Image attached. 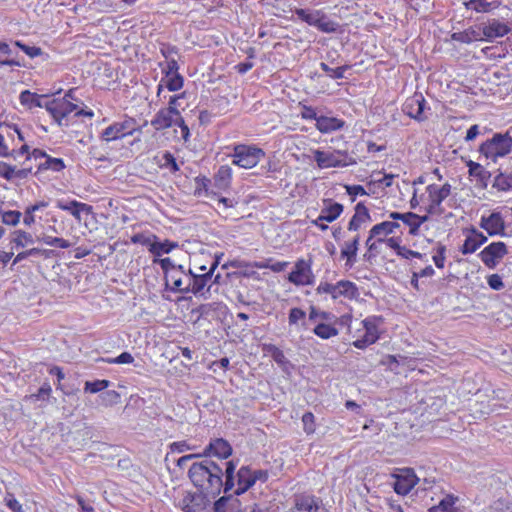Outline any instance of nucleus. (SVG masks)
I'll return each mask as SVG.
<instances>
[{
	"instance_id": "nucleus-1",
	"label": "nucleus",
	"mask_w": 512,
	"mask_h": 512,
	"mask_svg": "<svg viewBox=\"0 0 512 512\" xmlns=\"http://www.w3.org/2000/svg\"><path fill=\"white\" fill-rule=\"evenodd\" d=\"M188 477L195 487L212 498L221 493L223 468L216 461L205 458L199 462H194L188 470Z\"/></svg>"
},
{
	"instance_id": "nucleus-2",
	"label": "nucleus",
	"mask_w": 512,
	"mask_h": 512,
	"mask_svg": "<svg viewBox=\"0 0 512 512\" xmlns=\"http://www.w3.org/2000/svg\"><path fill=\"white\" fill-rule=\"evenodd\" d=\"M478 151L487 159L496 162L498 158L505 157L512 151V136L509 132L495 133L479 146Z\"/></svg>"
},
{
	"instance_id": "nucleus-3",
	"label": "nucleus",
	"mask_w": 512,
	"mask_h": 512,
	"mask_svg": "<svg viewBox=\"0 0 512 512\" xmlns=\"http://www.w3.org/2000/svg\"><path fill=\"white\" fill-rule=\"evenodd\" d=\"M232 163L239 167L250 169L255 167L262 158L265 157V152L253 145H236L233 149Z\"/></svg>"
},
{
	"instance_id": "nucleus-4",
	"label": "nucleus",
	"mask_w": 512,
	"mask_h": 512,
	"mask_svg": "<svg viewBox=\"0 0 512 512\" xmlns=\"http://www.w3.org/2000/svg\"><path fill=\"white\" fill-rule=\"evenodd\" d=\"M314 160L319 168L346 167L356 164V161L349 157L346 151L340 150L334 152L315 150Z\"/></svg>"
},
{
	"instance_id": "nucleus-5",
	"label": "nucleus",
	"mask_w": 512,
	"mask_h": 512,
	"mask_svg": "<svg viewBox=\"0 0 512 512\" xmlns=\"http://www.w3.org/2000/svg\"><path fill=\"white\" fill-rule=\"evenodd\" d=\"M384 322L382 316H370L362 321L365 334L353 342V346L358 349H364L375 343L379 338L378 327Z\"/></svg>"
},
{
	"instance_id": "nucleus-6",
	"label": "nucleus",
	"mask_w": 512,
	"mask_h": 512,
	"mask_svg": "<svg viewBox=\"0 0 512 512\" xmlns=\"http://www.w3.org/2000/svg\"><path fill=\"white\" fill-rule=\"evenodd\" d=\"M314 274L311 269V260L299 259L294 269L288 275V281L296 286L311 285L314 283Z\"/></svg>"
},
{
	"instance_id": "nucleus-7",
	"label": "nucleus",
	"mask_w": 512,
	"mask_h": 512,
	"mask_svg": "<svg viewBox=\"0 0 512 512\" xmlns=\"http://www.w3.org/2000/svg\"><path fill=\"white\" fill-rule=\"evenodd\" d=\"M508 253L504 242H492L486 246L479 254L481 261L489 269H494L502 258Z\"/></svg>"
},
{
	"instance_id": "nucleus-8",
	"label": "nucleus",
	"mask_w": 512,
	"mask_h": 512,
	"mask_svg": "<svg viewBox=\"0 0 512 512\" xmlns=\"http://www.w3.org/2000/svg\"><path fill=\"white\" fill-rule=\"evenodd\" d=\"M427 192L430 199V204L426 208L427 213L441 215L444 211L441 204L450 195L451 185L445 183L442 187L438 188L436 185L431 184L427 187Z\"/></svg>"
},
{
	"instance_id": "nucleus-9",
	"label": "nucleus",
	"mask_w": 512,
	"mask_h": 512,
	"mask_svg": "<svg viewBox=\"0 0 512 512\" xmlns=\"http://www.w3.org/2000/svg\"><path fill=\"white\" fill-rule=\"evenodd\" d=\"M396 479L393 488L399 495H407L416 486L419 479L412 468H404L397 474H393Z\"/></svg>"
},
{
	"instance_id": "nucleus-10",
	"label": "nucleus",
	"mask_w": 512,
	"mask_h": 512,
	"mask_svg": "<svg viewBox=\"0 0 512 512\" xmlns=\"http://www.w3.org/2000/svg\"><path fill=\"white\" fill-rule=\"evenodd\" d=\"M426 100L422 93L415 92L411 97L407 98L402 106L404 114L417 121H423L427 117L424 115Z\"/></svg>"
},
{
	"instance_id": "nucleus-11",
	"label": "nucleus",
	"mask_w": 512,
	"mask_h": 512,
	"mask_svg": "<svg viewBox=\"0 0 512 512\" xmlns=\"http://www.w3.org/2000/svg\"><path fill=\"white\" fill-rule=\"evenodd\" d=\"M207 496L208 495L201 490L196 493L187 492L180 500L179 507L185 512H202L208 502Z\"/></svg>"
},
{
	"instance_id": "nucleus-12",
	"label": "nucleus",
	"mask_w": 512,
	"mask_h": 512,
	"mask_svg": "<svg viewBox=\"0 0 512 512\" xmlns=\"http://www.w3.org/2000/svg\"><path fill=\"white\" fill-rule=\"evenodd\" d=\"M479 225L489 236L505 235V221L498 211L492 212L489 216H482Z\"/></svg>"
},
{
	"instance_id": "nucleus-13",
	"label": "nucleus",
	"mask_w": 512,
	"mask_h": 512,
	"mask_svg": "<svg viewBox=\"0 0 512 512\" xmlns=\"http://www.w3.org/2000/svg\"><path fill=\"white\" fill-rule=\"evenodd\" d=\"M482 39L492 41L495 38L503 37L511 32V28L497 19H489L480 24Z\"/></svg>"
},
{
	"instance_id": "nucleus-14",
	"label": "nucleus",
	"mask_w": 512,
	"mask_h": 512,
	"mask_svg": "<svg viewBox=\"0 0 512 512\" xmlns=\"http://www.w3.org/2000/svg\"><path fill=\"white\" fill-rule=\"evenodd\" d=\"M232 447L230 443L223 438L211 439L209 444L204 448L205 458L217 457L220 460L227 459L232 455Z\"/></svg>"
},
{
	"instance_id": "nucleus-15",
	"label": "nucleus",
	"mask_w": 512,
	"mask_h": 512,
	"mask_svg": "<svg viewBox=\"0 0 512 512\" xmlns=\"http://www.w3.org/2000/svg\"><path fill=\"white\" fill-rule=\"evenodd\" d=\"M134 128L130 120L116 122L107 127L101 133V139L106 142L121 139L127 135H131Z\"/></svg>"
},
{
	"instance_id": "nucleus-16",
	"label": "nucleus",
	"mask_w": 512,
	"mask_h": 512,
	"mask_svg": "<svg viewBox=\"0 0 512 512\" xmlns=\"http://www.w3.org/2000/svg\"><path fill=\"white\" fill-rule=\"evenodd\" d=\"M56 207L69 212L77 222L82 221L81 214H92L93 213V207L89 204L79 202L77 200H62L59 199L56 201Z\"/></svg>"
},
{
	"instance_id": "nucleus-17",
	"label": "nucleus",
	"mask_w": 512,
	"mask_h": 512,
	"mask_svg": "<svg viewBox=\"0 0 512 512\" xmlns=\"http://www.w3.org/2000/svg\"><path fill=\"white\" fill-rule=\"evenodd\" d=\"M218 263V260H215L207 272L201 273L199 275H193V278L190 279L189 284L184 288L185 293L192 292L195 295L200 293L207 285V282L211 279L214 270L218 266Z\"/></svg>"
},
{
	"instance_id": "nucleus-18",
	"label": "nucleus",
	"mask_w": 512,
	"mask_h": 512,
	"mask_svg": "<svg viewBox=\"0 0 512 512\" xmlns=\"http://www.w3.org/2000/svg\"><path fill=\"white\" fill-rule=\"evenodd\" d=\"M179 116L174 115L172 107H166L160 109L151 120V125L156 130L168 129L176 125V118Z\"/></svg>"
},
{
	"instance_id": "nucleus-19",
	"label": "nucleus",
	"mask_w": 512,
	"mask_h": 512,
	"mask_svg": "<svg viewBox=\"0 0 512 512\" xmlns=\"http://www.w3.org/2000/svg\"><path fill=\"white\" fill-rule=\"evenodd\" d=\"M371 220L369 210L363 202H359L355 206V213L350 219L347 228L349 231H357L363 224L370 222Z\"/></svg>"
},
{
	"instance_id": "nucleus-20",
	"label": "nucleus",
	"mask_w": 512,
	"mask_h": 512,
	"mask_svg": "<svg viewBox=\"0 0 512 512\" xmlns=\"http://www.w3.org/2000/svg\"><path fill=\"white\" fill-rule=\"evenodd\" d=\"M255 484L253 478V470L249 466H242L237 472V489L236 495H241L248 491Z\"/></svg>"
},
{
	"instance_id": "nucleus-21",
	"label": "nucleus",
	"mask_w": 512,
	"mask_h": 512,
	"mask_svg": "<svg viewBox=\"0 0 512 512\" xmlns=\"http://www.w3.org/2000/svg\"><path fill=\"white\" fill-rule=\"evenodd\" d=\"M315 126L319 132L327 134L341 130L345 126V121L336 117L321 115L319 119H316Z\"/></svg>"
},
{
	"instance_id": "nucleus-22",
	"label": "nucleus",
	"mask_w": 512,
	"mask_h": 512,
	"mask_svg": "<svg viewBox=\"0 0 512 512\" xmlns=\"http://www.w3.org/2000/svg\"><path fill=\"white\" fill-rule=\"evenodd\" d=\"M400 229V224L395 220L383 221L374 225L371 231V237H378V242L384 241L387 235L394 234Z\"/></svg>"
},
{
	"instance_id": "nucleus-23",
	"label": "nucleus",
	"mask_w": 512,
	"mask_h": 512,
	"mask_svg": "<svg viewBox=\"0 0 512 512\" xmlns=\"http://www.w3.org/2000/svg\"><path fill=\"white\" fill-rule=\"evenodd\" d=\"M324 203L328 205L321 209L319 220L331 223L342 214L344 206L338 202H332L331 199L324 200Z\"/></svg>"
},
{
	"instance_id": "nucleus-24",
	"label": "nucleus",
	"mask_w": 512,
	"mask_h": 512,
	"mask_svg": "<svg viewBox=\"0 0 512 512\" xmlns=\"http://www.w3.org/2000/svg\"><path fill=\"white\" fill-rule=\"evenodd\" d=\"M467 166L469 168V176L475 178L481 188H486L488 185V180L491 177L490 172L487 171L481 164L472 160L467 162Z\"/></svg>"
},
{
	"instance_id": "nucleus-25",
	"label": "nucleus",
	"mask_w": 512,
	"mask_h": 512,
	"mask_svg": "<svg viewBox=\"0 0 512 512\" xmlns=\"http://www.w3.org/2000/svg\"><path fill=\"white\" fill-rule=\"evenodd\" d=\"M453 41L469 44L473 41H480L482 39L481 27L478 26L469 27L468 29L460 32H454L451 35Z\"/></svg>"
},
{
	"instance_id": "nucleus-26",
	"label": "nucleus",
	"mask_w": 512,
	"mask_h": 512,
	"mask_svg": "<svg viewBox=\"0 0 512 512\" xmlns=\"http://www.w3.org/2000/svg\"><path fill=\"white\" fill-rule=\"evenodd\" d=\"M19 100L22 105L32 107L45 108V102L48 99V95H39L29 90H24L20 93Z\"/></svg>"
},
{
	"instance_id": "nucleus-27",
	"label": "nucleus",
	"mask_w": 512,
	"mask_h": 512,
	"mask_svg": "<svg viewBox=\"0 0 512 512\" xmlns=\"http://www.w3.org/2000/svg\"><path fill=\"white\" fill-rule=\"evenodd\" d=\"M389 218L392 220H395L396 222L401 221L404 225L409 227V234L412 236L418 235L417 233V226H416V213L414 212H406V213H400V212H390Z\"/></svg>"
},
{
	"instance_id": "nucleus-28",
	"label": "nucleus",
	"mask_w": 512,
	"mask_h": 512,
	"mask_svg": "<svg viewBox=\"0 0 512 512\" xmlns=\"http://www.w3.org/2000/svg\"><path fill=\"white\" fill-rule=\"evenodd\" d=\"M184 85V78L181 74L163 77L157 87V95L159 96L166 87L169 91L175 92L180 90Z\"/></svg>"
},
{
	"instance_id": "nucleus-29",
	"label": "nucleus",
	"mask_w": 512,
	"mask_h": 512,
	"mask_svg": "<svg viewBox=\"0 0 512 512\" xmlns=\"http://www.w3.org/2000/svg\"><path fill=\"white\" fill-rule=\"evenodd\" d=\"M183 267L181 265L178 266V270L172 271L171 273H166L165 275V287L174 292H182L185 293L184 288L182 287V279L181 274H183Z\"/></svg>"
},
{
	"instance_id": "nucleus-30",
	"label": "nucleus",
	"mask_w": 512,
	"mask_h": 512,
	"mask_svg": "<svg viewBox=\"0 0 512 512\" xmlns=\"http://www.w3.org/2000/svg\"><path fill=\"white\" fill-rule=\"evenodd\" d=\"M45 109L52 116L53 120L57 123L58 126H67V123H64L60 98L46 100Z\"/></svg>"
},
{
	"instance_id": "nucleus-31",
	"label": "nucleus",
	"mask_w": 512,
	"mask_h": 512,
	"mask_svg": "<svg viewBox=\"0 0 512 512\" xmlns=\"http://www.w3.org/2000/svg\"><path fill=\"white\" fill-rule=\"evenodd\" d=\"M315 27L323 33L341 32V25L338 22L331 20L322 10L318 16Z\"/></svg>"
},
{
	"instance_id": "nucleus-32",
	"label": "nucleus",
	"mask_w": 512,
	"mask_h": 512,
	"mask_svg": "<svg viewBox=\"0 0 512 512\" xmlns=\"http://www.w3.org/2000/svg\"><path fill=\"white\" fill-rule=\"evenodd\" d=\"M177 247V242H173L170 240L159 241V239L157 238V240H153V243L150 245V253L153 254L155 258H158L163 254L170 253L173 249Z\"/></svg>"
},
{
	"instance_id": "nucleus-33",
	"label": "nucleus",
	"mask_w": 512,
	"mask_h": 512,
	"mask_svg": "<svg viewBox=\"0 0 512 512\" xmlns=\"http://www.w3.org/2000/svg\"><path fill=\"white\" fill-rule=\"evenodd\" d=\"M231 178L232 169L228 165H222L214 176V184L218 189H226L230 186Z\"/></svg>"
},
{
	"instance_id": "nucleus-34",
	"label": "nucleus",
	"mask_w": 512,
	"mask_h": 512,
	"mask_svg": "<svg viewBox=\"0 0 512 512\" xmlns=\"http://www.w3.org/2000/svg\"><path fill=\"white\" fill-rule=\"evenodd\" d=\"M465 6L468 10L485 13L497 8L499 6V2L495 0H469L465 3Z\"/></svg>"
},
{
	"instance_id": "nucleus-35",
	"label": "nucleus",
	"mask_w": 512,
	"mask_h": 512,
	"mask_svg": "<svg viewBox=\"0 0 512 512\" xmlns=\"http://www.w3.org/2000/svg\"><path fill=\"white\" fill-rule=\"evenodd\" d=\"M337 288V298L340 296H344L348 299H354L358 296V288L351 281L341 280L337 282Z\"/></svg>"
},
{
	"instance_id": "nucleus-36",
	"label": "nucleus",
	"mask_w": 512,
	"mask_h": 512,
	"mask_svg": "<svg viewBox=\"0 0 512 512\" xmlns=\"http://www.w3.org/2000/svg\"><path fill=\"white\" fill-rule=\"evenodd\" d=\"M320 12L321 10H309L303 8L295 9V15L298 17V19L314 27L317 23Z\"/></svg>"
},
{
	"instance_id": "nucleus-37",
	"label": "nucleus",
	"mask_w": 512,
	"mask_h": 512,
	"mask_svg": "<svg viewBox=\"0 0 512 512\" xmlns=\"http://www.w3.org/2000/svg\"><path fill=\"white\" fill-rule=\"evenodd\" d=\"M314 496L302 495L295 498L292 512H312Z\"/></svg>"
},
{
	"instance_id": "nucleus-38",
	"label": "nucleus",
	"mask_w": 512,
	"mask_h": 512,
	"mask_svg": "<svg viewBox=\"0 0 512 512\" xmlns=\"http://www.w3.org/2000/svg\"><path fill=\"white\" fill-rule=\"evenodd\" d=\"M49 205L47 201H38L33 205L28 206L24 212L23 222L27 226H31L35 223L34 211L46 208Z\"/></svg>"
},
{
	"instance_id": "nucleus-39",
	"label": "nucleus",
	"mask_w": 512,
	"mask_h": 512,
	"mask_svg": "<svg viewBox=\"0 0 512 512\" xmlns=\"http://www.w3.org/2000/svg\"><path fill=\"white\" fill-rule=\"evenodd\" d=\"M65 167L63 159L47 156L45 162L39 165L38 170H52L54 172H60L64 170Z\"/></svg>"
},
{
	"instance_id": "nucleus-40",
	"label": "nucleus",
	"mask_w": 512,
	"mask_h": 512,
	"mask_svg": "<svg viewBox=\"0 0 512 512\" xmlns=\"http://www.w3.org/2000/svg\"><path fill=\"white\" fill-rule=\"evenodd\" d=\"M14 237L11 240V243L15 245L16 248H23L27 244H33L34 239L32 235L23 230H16L13 232Z\"/></svg>"
},
{
	"instance_id": "nucleus-41",
	"label": "nucleus",
	"mask_w": 512,
	"mask_h": 512,
	"mask_svg": "<svg viewBox=\"0 0 512 512\" xmlns=\"http://www.w3.org/2000/svg\"><path fill=\"white\" fill-rule=\"evenodd\" d=\"M313 332L322 339H329L338 335V330L334 326L325 323H318Z\"/></svg>"
},
{
	"instance_id": "nucleus-42",
	"label": "nucleus",
	"mask_w": 512,
	"mask_h": 512,
	"mask_svg": "<svg viewBox=\"0 0 512 512\" xmlns=\"http://www.w3.org/2000/svg\"><path fill=\"white\" fill-rule=\"evenodd\" d=\"M493 187L499 191H508L512 189V176L509 172L499 173L494 179Z\"/></svg>"
},
{
	"instance_id": "nucleus-43",
	"label": "nucleus",
	"mask_w": 512,
	"mask_h": 512,
	"mask_svg": "<svg viewBox=\"0 0 512 512\" xmlns=\"http://www.w3.org/2000/svg\"><path fill=\"white\" fill-rule=\"evenodd\" d=\"M111 382L106 379H97L94 381H86L84 385V391L89 393H98L110 386Z\"/></svg>"
},
{
	"instance_id": "nucleus-44",
	"label": "nucleus",
	"mask_w": 512,
	"mask_h": 512,
	"mask_svg": "<svg viewBox=\"0 0 512 512\" xmlns=\"http://www.w3.org/2000/svg\"><path fill=\"white\" fill-rule=\"evenodd\" d=\"M320 68L328 74L329 77L332 79H342L344 78V73L351 68L350 65H343L340 67H337L335 69L329 67L328 64L325 62L320 63Z\"/></svg>"
},
{
	"instance_id": "nucleus-45",
	"label": "nucleus",
	"mask_w": 512,
	"mask_h": 512,
	"mask_svg": "<svg viewBox=\"0 0 512 512\" xmlns=\"http://www.w3.org/2000/svg\"><path fill=\"white\" fill-rule=\"evenodd\" d=\"M101 405L110 407L120 402V394L115 390H107L102 392L99 396Z\"/></svg>"
},
{
	"instance_id": "nucleus-46",
	"label": "nucleus",
	"mask_w": 512,
	"mask_h": 512,
	"mask_svg": "<svg viewBox=\"0 0 512 512\" xmlns=\"http://www.w3.org/2000/svg\"><path fill=\"white\" fill-rule=\"evenodd\" d=\"M357 252L358 250L349 245V243L345 242L344 247L341 250V257L346 259V267L352 268V266L355 264Z\"/></svg>"
},
{
	"instance_id": "nucleus-47",
	"label": "nucleus",
	"mask_w": 512,
	"mask_h": 512,
	"mask_svg": "<svg viewBox=\"0 0 512 512\" xmlns=\"http://www.w3.org/2000/svg\"><path fill=\"white\" fill-rule=\"evenodd\" d=\"M480 248V245L473 238L470 233H467L463 245L459 248V251L463 255H468L476 252Z\"/></svg>"
},
{
	"instance_id": "nucleus-48",
	"label": "nucleus",
	"mask_w": 512,
	"mask_h": 512,
	"mask_svg": "<svg viewBox=\"0 0 512 512\" xmlns=\"http://www.w3.org/2000/svg\"><path fill=\"white\" fill-rule=\"evenodd\" d=\"M39 240L43 241L46 245L59 247L62 249H67L71 247V243L64 238L43 235L41 238H39Z\"/></svg>"
},
{
	"instance_id": "nucleus-49",
	"label": "nucleus",
	"mask_w": 512,
	"mask_h": 512,
	"mask_svg": "<svg viewBox=\"0 0 512 512\" xmlns=\"http://www.w3.org/2000/svg\"><path fill=\"white\" fill-rule=\"evenodd\" d=\"M153 240H157V236L155 234L136 233L131 237L132 243L146 246L149 251Z\"/></svg>"
},
{
	"instance_id": "nucleus-50",
	"label": "nucleus",
	"mask_w": 512,
	"mask_h": 512,
	"mask_svg": "<svg viewBox=\"0 0 512 512\" xmlns=\"http://www.w3.org/2000/svg\"><path fill=\"white\" fill-rule=\"evenodd\" d=\"M457 497L453 495H447L444 497L437 506H433L429 509V512H436L440 510L442 512H448L449 509L455 504Z\"/></svg>"
},
{
	"instance_id": "nucleus-51",
	"label": "nucleus",
	"mask_w": 512,
	"mask_h": 512,
	"mask_svg": "<svg viewBox=\"0 0 512 512\" xmlns=\"http://www.w3.org/2000/svg\"><path fill=\"white\" fill-rule=\"evenodd\" d=\"M303 430L307 435H311L316 430L315 416L312 412H306L302 416Z\"/></svg>"
},
{
	"instance_id": "nucleus-52",
	"label": "nucleus",
	"mask_w": 512,
	"mask_h": 512,
	"mask_svg": "<svg viewBox=\"0 0 512 512\" xmlns=\"http://www.w3.org/2000/svg\"><path fill=\"white\" fill-rule=\"evenodd\" d=\"M14 45L20 48L30 58H35L43 55V51L40 47L27 45L19 40L14 42Z\"/></svg>"
},
{
	"instance_id": "nucleus-53",
	"label": "nucleus",
	"mask_w": 512,
	"mask_h": 512,
	"mask_svg": "<svg viewBox=\"0 0 512 512\" xmlns=\"http://www.w3.org/2000/svg\"><path fill=\"white\" fill-rule=\"evenodd\" d=\"M306 318V313L304 310L298 307L291 308L288 315V322L290 326L298 325L299 322Z\"/></svg>"
},
{
	"instance_id": "nucleus-54",
	"label": "nucleus",
	"mask_w": 512,
	"mask_h": 512,
	"mask_svg": "<svg viewBox=\"0 0 512 512\" xmlns=\"http://www.w3.org/2000/svg\"><path fill=\"white\" fill-rule=\"evenodd\" d=\"M22 214L16 210H10L2 213V222L6 225L16 226L21 218Z\"/></svg>"
},
{
	"instance_id": "nucleus-55",
	"label": "nucleus",
	"mask_w": 512,
	"mask_h": 512,
	"mask_svg": "<svg viewBox=\"0 0 512 512\" xmlns=\"http://www.w3.org/2000/svg\"><path fill=\"white\" fill-rule=\"evenodd\" d=\"M162 67V72L164 74V77L172 76L174 74H179V65L177 61L174 58H171L165 62V66L163 64H160Z\"/></svg>"
},
{
	"instance_id": "nucleus-56",
	"label": "nucleus",
	"mask_w": 512,
	"mask_h": 512,
	"mask_svg": "<svg viewBox=\"0 0 512 512\" xmlns=\"http://www.w3.org/2000/svg\"><path fill=\"white\" fill-rule=\"evenodd\" d=\"M4 503L12 512H24L22 505L16 500L14 495L10 492L6 493L4 497Z\"/></svg>"
},
{
	"instance_id": "nucleus-57",
	"label": "nucleus",
	"mask_w": 512,
	"mask_h": 512,
	"mask_svg": "<svg viewBox=\"0 0 512 512\" xmlns=\"http://www.w3.org/2000/svg\"><path fill=\"white\" fill-rule=\"evenodd\" d=\"M102 360L109 364H129L134 361V358L129 352H122L115 358H106Z\"/></svg>"
},
{
	"instance_id": "nucleus-58",
	"label": "nucleus",
	"mask_w": 512,
	"mask_h": 512,
	"mask_svg": "<svg viewBox=\"0 0 512 512\" xmlns=\"http://www.w3.org/2000/svg\"><path fill=\"white\" fill-rule=\"evenodd\" d=\"M377 243L378 242V237H371V231H369V236L365 242V245L368 249V253H366L364 255L365 258H367L368 260L375 255V253L378 252V246H377Z\"/></svg>"
},
{
	"instance_id": "nucleus-59",
	"label": "nucleus",
	"mask_w": 512,
	"mask_h": 512,
	"mask_svg": "<svg viewBox=\"0 0 512 512\" xmlns=\"http://www.w3.org/2000/svg\"><path fill=\"white\" fill-rule=\"evenodd\" d=\"M337 290V283L334 285L327 282H321L316 289L318 294H330L333 299H337Z\"/></svg>"
},
{
	"instance_id": "nucleus-60",
	"label": "nucleus",
	"mask_w": 512,
	"mask_h": 512,
	"mask_svg": "<svg viewBox=\"0 0 512 512\" xmlns=\"http://www.w3.org/2000/svg\"><path fill=\"white\" fill-rule=\"evenodd\" d=\"M196 188L194 194L197 196H201L204 191L206 194L208 193V186L211 183V180L206 177H196L195 178Z\"/></svg>"
},
{
	"instance_id": "nucleus-61",
	"label": "nucleus",
	"mask_w": 512,
	"mask_h": 512,
	"mask_svg": "<svg viewBox=\"0 0 512 512\" xmlns=\"http://www.w3.org/2000/svg\"><path fill=\"white\" fill-rule=\"evenodd\" d=\"M153 263H158L165 275L166 273H171L172 271L178 270V266H176L170 258H154Z\"/></svg>"
},
{
	"instance_id": "nucleus-62",
	"label": "nucleus",
	"mask_w": 512,
	"mask_h": 512,
	"mask_svg": "<svg viewBox=\"0 0 512 512\" xmlns=\"http://www.w3.org/2000/svg\"><path fill=\"white\" fill-rule=\"evenodd\" d=\"M317 319L329 321L331 314L325 311H319L316 307L311 306L309 311V321L315 322Z\"/></svg>"
},
{
	"instance_id": "nucleus-63",
	"label": "nucleus",
	"mask_w": 512,
	"mask_h": 512,
	"mask_svg": "<svg viewBox=\"0 0 512 512\" xmlns=\"http://www.w3.org/2000/svg\"><path fill=\"white\" fill-rule=\"evenodd\" d=\"M15 166H12L6 162L0 161V176L5 180H12L14 178Z\"/></svg>"
},
{
	"instance_id": "nucleus-64",
	"label": "nucleus",
	"mask_w": 512,
	"mask_h": 512,
	"mask_svg": "<svg viewBox=\"0 0 512 512\" xmlns=\"http://www.w3.org/2000/svg\"><path fill=\"white\" fill-rule=\"evenodd\" d=\"M487 283L489 287L493 290L499 291L504 288V283L502 278L498 274H492L487 277Z\"/></svg>"
}]
</instances>
